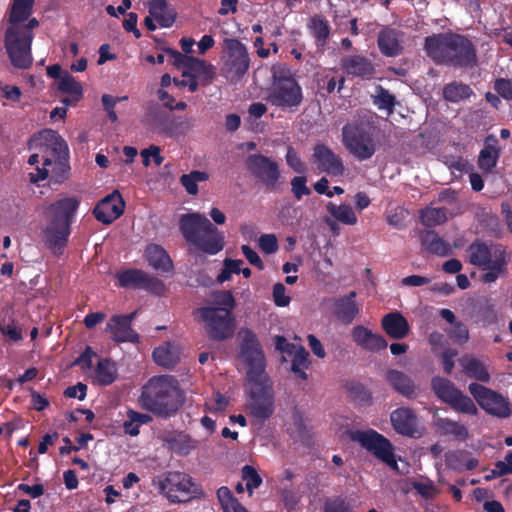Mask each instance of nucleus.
<instances>
[{"label": "nucleus", "mask_w": 512, "mask_h": 512, "mask_svg": "<svg viewBox=\"0 0 512 512\" xmlns=\"http://www.w3.org/2000/svg\"><path fill=\"white\" fill-rule=\"evenodd\" d=\"M240 333V355L247 365V378L252 384L248 409L255 419L264 422L271 417L275 408L272 384L265 372V354L252 330L244 329Z\"/></svg>", "instance_id": "nucleus-1"}, {"label": "nucleus", "mask_w": 512, "mask_h": 512, "mask_svg": "<svg viewBox=\"0 0 512 512\" xmlns=\"http://www.w3.org/2000/svg\"><path fill=\"white\" fill-rule=\"evenodd\" d=\"M34 3L35 0H12L8 12L3 46L12 66L17 69H28L33 65L32 43L35 34L22 30L18 22L31 17Z\"/></svg>", "instance_id": "nucleus-2"}, {"label": "nucleus", "mask_w": 512, "mask_h": 512, "mask_svg": "<svg viewBox=\"0 0 512 512\" xmlns=\"http://www.w3.org/2000/svg\"><path fill=\"white\" fill-rule=\"evenodd\" d=\"M424 50L437 65L455 68L472 67L477 63L474 44L458 33H437L425 38Z\"/></svg>", "instance_id": "nucleus-3"}, {"label": "nucleus", "mask_w": 512, "mask_h": 512, "mask_svg": "<svg viewBox=\"0 0 512 512\" xmlns=\"http://www.w3.org/2000/svg\"><path fill=\"white\" fill-rule=\"evenodd\" d=\"M37 147L41 153L42 167L36 168V177L32 180H44L51 174L56 183H61L69 172L67 142L58 132L46 129L34 134L29 140V149Z\"/></svg>", "instance_id": "nucleus-4"}, {"label": "nucleus", "mask_w": 512, "mask_h": 512, "mask_svg": "<svg viewBox=\"0 0 512 512\" xmlns=\"http://www.w3.org/2000/svg\"><path fill=\"white\" fill-rule=\"evenodd\" d=\"M141 407L157 417L167 419L178 411L183 400L177 380L172 376H154L142 388L139 397Z\"/></svg>", "instance_id": "nucleus-5"}, {"label": "nucleus", "mask_w": 512, "mask_h": 512, "mask_svg": "<svg viewBox=\"0 0 512 512\" xmlns=\"http://www.w3.org/2000/svg\"><path fill=\"white\" fill-rule=\"evenodd\" d=\"M234 307L233 293L220 291L213 295L211 305L196 308L194 314L203 323L208 337L221 341L230 338L234 333Z\"/></svg>", "instance_id": "nucleus-6"}, {"label": "nucleus", "mask_w": 512, "mask_h": 512, "mask_svg": "<svg viewBox=\"0 0 512 512\" xmlns=\"http://www.w3.org/2000/svg\"><path fill=\"white\" fill-rule=\"evenodd\" d=\"M179 229L184 239L202 253L216 255L224 249L223 234L204 214H182Z\"/></svg>", "instance_id": "nucleus-7"}, {"label": "nucleus", "mask_w": 512, "mask_h": 512, "mask_svg": "<svg viewBox=\"0 0 512 512\" xmlns=\"http://www.w3.org/2000/svg\"><path fill=\"white\" fill-rule=\"evenodd\" d=\"M303 101L302 88L289 66L276 63L271 67V85L266 102L284 111H297Z\"/></svg>", "instance_id": "nucleus-8"}, {"label": "nucleus", "mask_w": 512, "mask_h": 512, "mask_svg": "<svg viewBox=\"0 0 512 512\" xmlns=\"http://www.w3.org/2000/svg\"><path fill=\"white\" fill-rule=\"evenodd\" d=\"M80 201L75 197L60 199L50 206L53 212L51 223L44 229L45 243L54 255H62L69 241L70 226Z\"/></svg>", "instance_id": "nucleus-9"}, {"label": "nucleus", "mask_w": 512, "mask_h": 512, "mask_svg": "<svg viewBox=\"0 0 512 512\" xmlns=\"http://www.w3.org/2000/svg\"><path fill=\"white\" fill-rule=\"evenodd\" d=\"M468 261L486 272L482 275L484 283H495L506 271V250L501 244L474 240L467 248Z\"/></svg>", "instance_id": "nucleus-10"}, {"label": "nucleus", "mask_w": 512, "mask_h": 512, "mask_svg": "<svg viewBox=\"0 0 512 512\" xmlns=\"http://www.w3.org/2000/svg\"><path fill=\"white\" fill-rule=\"evenodd\" d=\"M154 483L157 484L159 493L171 503L187 502L199 493L193 478L180 471H168L158 476Z\"/></svg>", "instance_id": "nucleus-11"}, {"label": "nucleus", "mask_w": 512, "mask_h": 512, "mask_svg": "<svg viewBox=\"0 0 512 512\" xmlns=\"http://www.w3.org/2000/svg\"><path fill=\"white\" fill-rule=\"evenodd\" d=\"M349 437L352 441L358 442L362 448L366 449L375 458L392 469H397L394 446L384 435L373 429H368L350 431Z\"/></svg>", "instance_id": "nucleus-12"}, {"label": "nucleus", "mask_w": 512, "mask_h": 512, "mask_svg": "<svg viewBox=\"0 0 512 512\" xmlns=\"http://www.w3.org/2000/svg\"><path fill=\"white\" fill-rule=\"evenodd\" d=\"M430 386L435 396L448 404L454 411L468 415L478 414V408L473 400L464 395L451 380L434 376L431 378Z\"/></svg>", "instance_id": "nucleus-13"}, {"label": "nucleus", "mask_w": 512, "mask_h": 512, "mask_svg": "<svg viewBox=\"0 0 512 512\" xmlns=\"http://www.w3.org/2000/svg\"><path fill=\"white\" fill-rule=\"evenodd\" d=\"M342 141L349 153L359 161L370 159L376 152V145L371 133L361 123L344 125Z\"/></svg>", "instance_id": "nucleus-14"}, {"label": "nucleus", "mask_w": 512, "mask_h": 512, "mask_svg": "<svg viewBox=\"0 0 512 512\" xmlns=\"http://www.w3.org/2000/svg\"><path fill=\"white\" fill-rule=\"evenodd\" d=\"M224 49L227 54V60L223 66L224 73L232 83H236L243 78L250 67L247 48L237 38H226Z\"/></svg>", "instance_id": "nucleus-15"}, {"label": "nucleus", "mask_w": 512, "mask_h": 512, "mask_svg": "<svg viewBox=\"0 0 512 512\" xmlns=\"http://www.w3.org/2000/svg\"><path fill=\"white\" fill-rule=\"evenodd\" d=\"M468 391L477 404L488 414L499 419H506L511 415L510 402L496 391L483 386V384H478V382H471L468 385Z\"/></svg>", "instance_id": "nucleus-16"}, {"label": "nucleus", "mask_w": 512, "mask_h": 512, "mask_svg": "<svg viewBox=\"0 0 512 512\" xmlns=\"http://www.w3.org/2000/svg\"><path fill=\"white\" fill-rule=\"evenodd\" d=\"M245 166L266 189H275L281 177L279 164L276 161L262 154H251L247 156Z\"/></svg>", "instance_id": "nucleus-17"}, {"label": "nucleus", "mask_w": 512, "mask_h": 512, "mask_svg": "<svg viewBox=\"0 0 512 512\" xmlns=\"http://www.w3.org/2000/svg\"><path fill=\"white\" fill-rule=\"evenodd\" d=\"M143 124L155 133L172 136L174 132L173 114L158 102H149Z\"/></svg>", "instance_id": "nucleus-18"}, {"label": "nucleus", "mask_w": 512, "mask_h": 512, "mask_svg": "<svg viewBox=\"0 0 512 512\" xmlns=\"http://www.w3.org/2000/svg\"><path fill=\"white\" fill-rule=\"evenodd\" d=\"M312 161L321 172L331 176H342L345 167L342 159L324 143H317L313 147Z\"/></svg>", "instance_id": "nucleus-19"}, {"label": "nucleus", "mask_w": 512, "mask_h": 512, "mask_svg": "<svg viewBox=\"0 0 512 512\" xmlns=\"http://www.w3.org/2000/svg\"><path fill=\"white\" fill-rule=\"evenodd\" d=\"M125 210V202L118 191H113L98 201L93 209L96 220L104 225H109L120 217Z\"/></svg>", "instance_id": "nucleus-20"}, {"label": "nucleus", "mask_w": 512, "mask_h": 512, "mask_svg": "<svg viewBox=\"0 0 512 512\" xmlns=\"http://www.w3.org/2000/svg\"><path fill=\"white\" fill-rule=\"evenodd\" d=\"M404 33L392 26H383L377 35V47L380 53L389 58H395L403 53Z\"/></svg>", "instance_id": "nucleus-21"}, {"label": "nucleus", "mask_w": 512, "mask_h": 512, "mask_svg": "<svg viewBox=\"0 0 512 512\" xmlns=\"http://www.w3.org/2000/svg\"><path fill=\"white\" fill-rule=\"evenodd\" d=\"M391 424L395 432L406 437H416L418 432V418L413 409L398 407L390 415Z\"/></svg>", "instance_id": "nucleus-22"}, {"label": "nucleus", "mask_w": 512, "mask_h": 512, "mask_svg": "<svg viewBox=\"0 0 512 512\" xmlns=\"http://www.w3.org/2000/svg\"><path fill=\"white\" fill-rule=\"evenodd\" d=\"M105 332L108 333L111 340L116 343H138L140 341L139 334L120 314H114L108 320L105 326Z\"/></svg>", "instance_id": "nucleus-23"}, {"label": "nucleus", "mask_w": 512, "mask_h": 512, "mask_svg": "<svg viewBox=\"0 0 512 512\" xmlns=\"http://www.w3.org/2000/svg\"><path fill=\"white\" fill-rule=\"evenodd\" d=\"M388 385L393 388V391L406 399H415L418 396V388L415 381L406 373L397 370L389 369L385 375Z\"/></svg>", "instance_id": "nucleus-24"}, {"label": "nucleus", "mask_w": 512, "mask_h": 512, "mask_svg": "<svg viewBox=\"0 0 512 512\" xmlns=\"http://www.w3.org/2000/svg\"><path fill=\"white\" fill-rule=\"evenodd\" d=\"M357 293L351 291L349 294L340 297L334 301V316L339 322L345 325L351 324L360 311L358 303L355 301Z\"/></svg>", "instance_id": "nucleus-25"}, {"label": "nucleus", "mask_w": 512, "mask_h": 512, "mask_svg": "<svg viewBox=\"0 0 512 512\" xmlns=\"http://www.w3.org/2000/svg\"><path fill=\"white\" fill-rule=\"evenodd\" d=\"M343 71L355 77L370 78L375 74L373 63L364 56L351 55L341 60Z\"/></svg>", "instance_id": "nucleus-26"}, {"label": "nucleus", "mask_w": 512, "mask_h": 512, "mask_svg": "<svg viewBox=\"0 0 512 512\" xmlns=\"http://www.w3.org/2000/svg\"><path fill=\"white\" fill-rule=\"evenodd\" d=\"M381 326L389 337L396 340L405 338L410 331L407 320L398 311L385 314Z\"/></svg>", "instance_id": "nucleus-27"}, {"label": "nucleus", "mask_w": 512, "mask_h": 512, "mask_svg": "<svg viewBox=\"0 0 512 512\" xmlns=\"http://www.w3.org/2000/svg\"><path fill=\"white\" fill-rule=\"evenodd\" d=\"M188 61L189 66L182 72L183 77H196L203 86L212 83L216 75L214 65L196 57L188 59Z\"/></svg>", "instance_id": "nucleus-28"}, {"label": "nucleus", "mask_w": 512, "mask_h": 512, "mask_svg": "<svg viewBox=\"0 0 512 512\" xmlns=\"http://www.w3.org/2000/svg\"><path fill=\"white\" fill-rule=\"evenodd\" d=\"M497 142V137L493 134H490L485 138L484 147L480 151L478 157V166L485 172H492L497 166V161L500 156Z\"/></svg>", "instance_id": "nucleus-29"}, {"label": "nucleus", "mask_w": 512, "mask_h": 512, "mask_svg": "<svg viewBox=\"0 0 512 512\" xmlns=\"http://www.w3.org/2000/svg\"><path fill=\"white\" fill-rule=\"evenodd\" d=\"M439 315L443 320L452 325L449 330H446V333L453 342L464 344L469 340V331L466 325L457 320L455 313L452 310L442 308L439 311Z\"/></svg>", "instance_id": "nucleus-30"}, {"label": "nucleus", "mask_w": 512, "mask_h": 512, "mask_svg": "<svg viewBox=\"0 0 512 512\" xmlns=\"http://www.w3.org/2000/svg\"><path fill=\"white\" fill-rule=\"evenodd\" d=\"M149 15L163 28L171 27L176 20L174 8L166 0H149Z\"/></svg>", "instance_id": "nucleus-31"}, {"label": "nucleus", "mask_w": 512, "mask_h": 512, "mask_svg": "<svg viewBox=\"0 0 512 512\" xmlns=\"http://www.w3.org/2000/svg\"><path fill=\"white\" fill-rule=\"evenodd\" d=\"M145 257L149 265L162 272H170L173 263L166 250L160 244H149L145 249Z\"/></svg>", "instance_id": "nucleus-32"}, {"label": "nucleus", "mask_w": 512, "mask_h": 512, "mask_svg": "<svg viewBox=\"0 0 512 512\" xmlns=\"http://www.w3.org/2000/svg\"><path fill=\"white\" fill-rule=\"evenodd\" d=\"M421 244L426 251L437 256H449L452 253L451 246L432 230H425L420 234Z\"/></svg>", "instance_id": "nucleus-33"}, {"label": "nucleus", "mask_w": 512, "mask_h": 512, "mask_svg": "<svg viewBox=\"0 0 512 512\" xmlns=\"http://www.w3.org/2000/svg\"><path fill=\"white\" fill-rule=\"evenodd\" d=\"M460 365L463 372L470 378H474L481 382H489L491 375L485 365L472 356H463L460 359Z\"/></svg>", "instance_id": "nucleus-34"}, {"label": "nucleus", "mask_w": 512, "mask_h": 512, "mask_svg": "<svg viewBox=\"0 0 512 512\" xmlns=\"http://www.w3.org/2000/svg\"><path fill=\"white\" fill-rule=\"evenodd\" d=\"M308 28L310 33L315 38L316 47L324 50L331 34V26L329 22L320 16H314L310 19Z\"/></svg>", "instance_id": "nucleus-35"}, {"label": "nucleus", "mask_w": 512, "mask_h": 512, "mask_svg": "<svg viewBox=\"0 0 512 512\" xmlns=\"http://www.w3.org/2000/svg\"><path fill=\"white\" fill-rule=\"evenodd\" d=\"M153 359L156 364L164 368H173L180 361L177 348L170 343L156 347L153 350Z\"/></svg>", "instance_id": "nucleus-36"}, {"label": "nucleus", "mask_w": 512, "mask_h": 512, "mask_svg": "<svg viewBox=\"0 0 512 512\" xmlns=\"http://www.w3.org/2000/svg\"><path fill=\"white\" fill-rule=\"evenodd\" d=\"M327 210L333 219L344 225L353 226L358 222V218L349 204L336 205L332 202L328 203Z\"/></svg>", "instance_id": "nucleus-37"}, {"label": "nucleus", "mask_w": 512, "mask_h": 512, "mask_svg": "<svg viewBox=\"0 0 512 512\" xmlns=\"http://www.w3.org/2000/svg\"><path fill=\"white\" fill-rule=\"evenodd\" d=\"M118 375L116 364L110 359H100L96 368L98 385H111Z\"/></svg>", "instance_id": "nucleus-38"}, {"label": "nucleus", "mask_w": 512, "mask_h": 512, "mask_svg": "<svg viewBox=\"0 0 512 512\" xmlns=\"http://www.w3.org/2000/svg\"><path fill=\"white\" fill-rule=\"evenodd\" d=\"M420 220L428 228L441 225L447 221V208L426 207L421 210Z\"/></svg>", "instance_id": "nucleus-39"}, {"label": "nucleus", "mask_w": 512, "mask_h": 512, "mask_svg": "<svg viewBox=\"0 0 512 512\" xmlns=\"http://www.w3.org/2000/svg\"><path fill=\"white\" fill-rule=\"evenodd\" d=\"M144 274L145 272L140 269L130 268L117 272L116 278L121 288L132 287L139 289L142 287Z\"/></svg>", "instance_id": "nucleus-40"}, {"label": "nucleus", "mask_w": 512, "mask_h": 512, "mask_svg": "<svg viewBox=\"0 0 512 512\" xmlns=\"http://www.w3.org/2000/svg\"><path fill=\"white\" fill-rule=\"evenodd\" d=\"M472 93L473 92L468 85L460 82L449 83L443 88V98L446 101L453 103L469 98Z\"/></svg>", "instance_id": "nucleus-41"}, {"label": "nucleus", "mask_w": 512, "mask_h": 512, "mask_svg": "<svg viewBox=\"0 0 512 512\" xmlns=\"http://www.w3.org/2000/svg\"><path fill=\"white\" fill-rule=\"evenodd\" d=\"M436 427L444 435H452L460 440H465L468 437L466 427L459 422L450 420V418H438Z\"/></svg>", "instance_id": "nucleus-42"}, {"label": "nucleus", "mask_w": 512, "mask_h": 512, "mask_svg": "<svg viewBox=\"0 0 512 512\" xmlns=\"http://www.w3.org/2000/svg\"><path fill=\"white\" fill-rule=\"evenodd\" d=\"M293 354L294 357L292 360L291 371L296 377L306 380L307 373L305 372V369L310 365L309 353L302 345H298Z\"/></svg>", "instance_id": "nucleus-43"}, {"label": "nucleus", "mask_w": 512, "mask_h": 512, "mask_svg": "<svg viewBox=\"0 0 512 512\" xmlns=\"http://www.w3.org/2000/svg\"><path fill=\"white\" fill-rule=\"evenodd\" d=\"M479 322L484 326H492L498 322L497 308L491 299H485L477 305Z\"/></svg>", "instance_id": "nucleus-44"}, {"label": "nucleus", "mask_w": 512, "mask_h": 512, "mask_svg": "<svg viewBox=\"0 0 512 512\" xmlns=\"http://www.w3.org/2000/svg\"><path fill=\"white\" fill-rule=\"evenodd\" d=\"M349 397L359 404H370L372 402V393L365 384L359 381H348L345 385Z\"/></svg>", "instance_id": "nucleus-45"}, {"label": "nucleus", "mask_w": 512, "mask_h": 512, "mask_svg": "<svg viewBox=\"0 0 512 512\" xmlns=\"http://www.w3.org/2000/svg\"><path fill=\"white\" fill-rule=\"evenodd\" d=\"M208 179V174L205 171L193 170L190 173L183 174L180 177V183L185 188L188 194L197 195L199 193L198 181H205Z\"/></svg>", "instance_id": "nucleus-46"}, {"label": "nucleus", "mask_w": 512, "mask_h": 512, "mask_svg": "<svg viewBox=\"0 0 512 512\" xmlns=\"http://www.w3.org/2000/svg\"><path fill=\"white\" fill-rule=\"evenodd\" d=\"M395 95L391 94L387 89L382 86H377L376 95L373 96V104L379 109H385L389 113H392L395 109Z\"/></svg>", "instance_id": "nucleus-47"}, {"label": "nucleus", "mask_w": 512, "mask_h": 512, "mask_svg": "<svg viewBox=\"0 0 512 512\" xmlns=\"http://www.w3.org/2000/svg\"><path fill=\"white\" fill-rule=\"evenodd\" d=\"M242 479L246 482V490L250 495L260 487L263 482V478L258 471L250 465H245L241 469Z\"/></svg>", "instance_id": "nucleus-48"}, {"label": "nucleus", "mask_w": 512, "mask_h": 512, "mask_svg": "<svg viewBox=\"0 0 512 512\" xmlns=\"http://www.w3.org/2000/svg\"><path fill=\"white\" fill-rule=\"evenodd\" d=\"M58 90L66 95L83 96L82 86L68 72L58 80Z\"/></svg>", "instance_id": "nucleus-49"}, {"label": "nucleus", "mask_w": 512, "mask_h": 512, "mask_svg": "<svg viewBox=\"0 0 512 512\" xmlns=\"http://www.w3.org/2000/svg\"><path fill=\"white\" fill-rule=\"evenodd\" d=\"M323 512H356L352 504L343 497L327 499L324 503Z\"/></svg>", "instance_id": "nucleus-50"}, {"label": "nucleus", "mask_w": 512, "mask_h": 512, "mask_svg": "<svg viewBox=\"0 0 512 512\" xmlns=\"http://www.w3.org/2000/svg\"><path fill=\"white\" fill-rule=\"evenodd\" d=\"M142 162L145 167L150 165V158L153 159L157 166H160L164 162V157L161 155V148L157 145H150L149 148H144L141 153Z\"/></svg>", "instance_id": "nucleus-51"}, {"label": "nucleus", "mask_w": 512, "mask_h": 512, "mask_svg": "<svg viewBox=\"0 0 512 512\" xmlns=\"http://www.w3.org/2000/svg\"><path fill=\"white\" fill-rule=\"evenodd\" d=\"M141 289L161 295L165 292V284L158 277L145 273Z\"/></svg>", "instance_id": "nucleus-52"}, {"label": "nucleus", "mask_w": 512, "mask_h": 512, "mask_svg": "<svg viewBox=\"0 0 512 512\" xmlns=\"http://www.w3.org/2000/svg\"><path fill=\"white\" fill-rule=\"evenodd\" d=\"M307 178L303 175L295 176L291 180V190L296 200H300L303 196L311 194L310 188L307 187Z\"/></svg>", "instance_id": "nucleus-53"}, {"label": "nucleus", "mask_w": 512, "mask_h": 512, "mask_svg": "<svg viewBox=\"0 0 512 512\" xmlns=\"http://www.w3.org/2000/svg\"><path fill=\"white\" fill-rule=\"evenodd\" d=\"M217 498L225 512L231 510L237 503V499L228 486H221L217 491Z\"/></svg>", "instance_id": "nucleus-54"}, {"label": "nucleus", "mask_w": 512, "mask_h": 512, "mask_svg": "<svg viewBox=\"0 0 512 512\" xmlns=\"http://www.w3.org/2000/svg\"><path fill=\"white\" fill-rule=\"evenodd\" d=\"M259 246L264 254H274L279 247L277 237L274 234H262L259 238Z\"/></svg>", "instance_id": "nucleus-55"}, {"label": "nucleus", "mask_w": 512, "mask_h": 512, "mask_svg": "<svg viewBox=\"0 0 512 512\" xmlns=\"http://www.w3.org/2000/svg\"><path fill=\"white\" fill-rule=\"evenodd\" d=\"M119 101H120L119 97H113L108 94H104L101 96V102H102L103 108L106 111L108 119L112 123H115L118 120V117H117L114 107H115L116 103Z\"/></svg>", "instance_id": "nucleus-56"}, {"label": "nucleus", "mask_w": 512, "mask_h": 512, "mask_svg": "<svg viewBox=\"0 0 512 512\" xmlns=\"http://www.w3.org/2000/svg\"><path fill=\"white\" fill-rule=\"evenodd\" d=\"M272 296L275 305L279 307H285L289 305L291 298L286 295V287L281 284V282H277L273 286Z\"/></svg>", "instance_id": "nucleus-57"}, {"label": "nucleus", "mask_w": 512, "mask_h": 512, "mask_svg": "<svg viewBox=\"0 0 512 512\" xmlns=\"http://www.w3.org/2000/svg\"><path fill=\"white\" fill-rule=\"evenodd\" d=\"M241 252L246 258V260L259 270H263L265 268V265L262 262L261 257L258 255L257 251L254 250L251 246L248 244H243L241 246Z\"/></svg>", "instance_id": "nucleus-58"}, {"label": "nucleus", "mask_w": 512, "mask_h": 512, "mask_svg": "<svg viewBox=\"0 0 512 512\" xmlns=\"http://www.w3.org/2000/svg\"><path fill=\"white\" fill-rule=\"evenodd\" d=\"M413 489L425 499H433L437 495V489L431 481L414 482Z\"/></svg>", "instance_id": "nucleus-59"}, {"label": "nucleus", "mask_w": 512, "mask_h": 512, "mask_svg": "<svg viewBox=\"0 0 512 512\" xmlns=\"http://www.w3.org/2000/svg\"><path fill=\"white\" fill-rule=\"evenodd\" d=\"M388 346L387 340L380 334L373 333L364 345L366 351H382Z\"/></svg>", "instance_id": "nucleus-60"}, {"label": "nucleus", "mask_w": 512, "mask_h": 512, "mask_svg": "<svg viewBox=\"0 0 512 512\" xmlns=\"http://www.w3.org/2000/svg\"><path fill=\"white\" fill-rule=\"evenodd\" d=\"M494 90L501 97L512 100V80H505V78H498L494 83Z\"/></svg>", "instance_id": "nucleus-61"}, {"label": "nucleus", "mask_w": 512, "mask_h": 512, "mask_svg": "<svg viewBox=\"0 0 512 512\" xmlns=\"http://www.w3.org/2000/svg\"><path fill=\"white\" fill-rule=\"evenodd\" d=\"M371 334L372 331L370 329L361 325L354 327L352 331V337L354 342L361 346L362 348L365 347L368 338H370Z\"/></svg>", "instance_id": "nucleus-62"}, {"label": "nucleus", "mask_w": 512, "mask_h": 512, "mask_svg": "<svg viewBox=\"0 0 512 512\" xmlns=\"http://www.w3.org/2000/svg\"><path fill=\"white\" fill-rule=\"evenodd\" d=\"M0 332L13 341L22 339V331L13 321L0 325Z\"/></svg>", "instance_id": "nucleus-63"}, {"label": "nucleus", "mask_w": 512, "mask_h": 512, "mask_svg": "<svg viewBox=\"0 0 512 512\" xmlns=\"http://www.w3.org/2000/svg\"><path fill=\"white\" fill-rule=\"evenodd\" d=\"M287 164L296 172L303 173L305 171V167L297 153L293 148H288L286 155Z\"/></svg>", "instance_id": "nucleus-64"}]
</instances>
